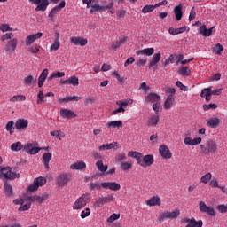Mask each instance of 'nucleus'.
Returning <instances> with one entry per match:
<instances>
[{
    "mask_svg": "<svg viewBox=\"0 0 227 227\" xmlns=\"http://www.w3.org/2000/svg\"><path fill=\"white\" fill-rule=\"evenodd\" d=\"M0 173L1 178H5V180H15V178L20 177V174L13 171V168L10 167L2 168Z\"/></svg>",
    "mask_w": 227,
    "mask_h": 227,
    "instance_id": "nucleus-3",
    "label": "nucleus"
},
{
    "mask_svg": "<svg viewBox=\"0 0 227 227\" xmlns=\"http://www.w3.org/2000/svg\"><path fill=\"white\" fill-rule=\"evenodd\" d=\"M202 155H214L217 153V144L214 140H207L205 145H200Z\"/></svg>",
    "mask_w": 227,
    "mask_h": 227,
    "instance_id": "nucleus-1",
    "label": "nucleus"
},
{
    "mask_svg": "<svg viewBox=\"0 0 227 227\" xmlns=\"http://www.w3.org/2000/svg\"><path fill=\"white\" fill-rule=\"evenodd\" d=\"M34 81H36V80L33 77V75H29L25 78V84L31 86V84H33Z\"/></svg>",
    "mask_w": 227,
    "mask_h": 227,
    "instance_id": "nucleus-61",
    "label": "nucleus"
},
{
    "mask_svg": "<svg viewBox=\"0 0 227 227\" xmlns=\"http://www.w3.org/2000/svg\"><path fill=\"white\" fill-rule=\"evenodd\" d=\"M70 169L81 171L86 169V163L84 161H77L70 165Z\"/></svg>",
    "mask_w": 227,
    "mask_h": 227,
    "instance_id": "nucleus-24",
    "label": "nucleus"
},
{
    "mask_svg": "<svg viewBox=\"0 0 227 227\" xmlns=\"http://www.w3.org/2000/svg\"><path fill=\"white\" fill-rule=\"evenodd\" d=\"M51 159H52V153H45L43 155V160L45 169H49V163L51 162Z\"/></svg>",
    "mask_w": 227,
    "mask_h": 227,
    "instance_id": "nucleus-28",
    "label": "nucleus"
},
{
    "mask_svg": "<svg viewBox=\"0 0 227 227\" xmlns=\"http://www.w3.org/2000/svg\"><path fill=\"white\" fill-rule=\"evenodd\" d=\"M178 215H180V209H176L172 212L165 211L159 215L158 220L160 223H163L164 219H176Z\"/></svg>",
    "mask_w": 227,
    "mask_h": 227,
    "instance_id": "nucleus-4",
    "label": "nucleus"
},
{
    "mask_svg": "<svg viewBox=\"0 0 227 227\" xmlns=\"http://www.w3.org/2000/svg\"><path fill=\"white\" fill-rule=\"evenodd\" d=\"M45 184H47V179H45V177H37L34 180L33 184L28 187V191L30 192H35V191H38V187H43Z\"/></svg>",
    "mask_w": 227,
    "mask_h": 227,
    "instance_id": "nucleus-5",
    "label": "nucleus"
},
{
    "mask_svg": "<svg viewBox=\"0 0 227 227\" xmlns=\"http://www.w3.org/2000/svg\"><path fill=\"white\" fill-rule=\"evenodd\" d=\"M178 74L183 77H189V75H191V70H189L187 66H184L179 68Z\"/></svg>",
    "mask_w": 227,
    "mask_h": 227,
    "instance_id": "nucleus-35",
    "label": "nucleus"
},
{
    "mask_svg": "<svg viewBox=\"0 0 227 227\" xmlns=\"http://www.w3.org/2000/svg\"><path fill=\"white\" fill-rule=\"evenodd\" d=\"M22 148H24V145H22V143L20 142L13 143L11 145V150H12V152H20Z\"/></svg>",
    "mask_w": 227,
    "mask_h": 227,
    "instance_id": "nucleus-41",
    "label": "nucleus"
},
{
    "mask_svg": "<svg viewBox=\"0 0 227 227\" xmlns=\"http://www.w3.org/2000/svg\"><path fill=\"white\" fill-rule=\"evenodd\" d=\"M120 148V145L118 142H113L110 144H103L98 147L99 152H102L104 150H114Z\"/></svg>",
    "mask_w": 227,
    "mask_h": 227,
    "instance_id": "nucleus-18",
    "label": "nucleus"
},
{
    "mask_svg": "<svg viewBox=\"0 0 227 227\" xmlns=\"http://www.w3.org/2000/svg\"><path fill=\"white\" fill-rule=\"evenodd\" d=\"M18 43L19 41L17 40V38H13L10 40L6 45V49H5L6 52H10L11 54H13V52H15V50L17 49Z\"/></svg>",
    "mask_w": 227,
    "mask_h": 227,
    "instance_id": "nucleus-14",
    "label": "nucleus"
},
{
    "mask_svg": "<svg viewBox=\"0 0 227 227\" xmlns=\"http://www.w3.org/2000/svg\"><path fill=\"white\" fill-rule=\"evenodd\" d=\"M60 82L64 85L71 84L72 86H79V78L77 76H72L68 80H61Z\"/></svg>",
    "mask_w": 227,
    "mask_h": 227,
    "instance_id": "nucleus-21",
    "label": "nucleus"
},
{
    "mask_svg": "<svg viewBox=\"0 0 227 227\" xmlns=\"http://www.w3.org/2000/svg\"><path fill=\"white\" fill-rule=\"evenodd\" d=\"M87 185L90 191H100V188L102 187V184L98 182L90 183L88 184Z\"/></svg>",
    "mask_w": 227,
    "mask_h": 227,
    "instance_id": "nucleus-37",
    "label": "nucleus"
},
{
    "mask_svg": "<svg viewBox=\"0 0 227 227\" xmlns=\"http://www.w3.org/2000/svg\"><path fill=\"white\" fill-rule=\"evenodd\" d=\"M82 3L83 4H87L86 8H90V14L98 13V12H100V4H91V3H95V0H82Z\"/></svg>",
    "mask_w": 227,
    "mask_h": 227,
    "instance_id": "nucleus-8",
    "label": "nucleus"
},
{
    "mask_svg": "<svg viewBox=\"0 0 227 227\" xmlns=\"http://www.w3.org/2000/svg\"><path fill=\"white\" fill-rule=\"evenodd\" d=\"M128 155H129V157H133V159H137V164H139V160H141V156L143 154H141V153L130 151V152H129Z\"/></svg>",
    "mask_w": 227,
    "mask_h": 227,
    "instance_id": "nucleus-39",
    "label": "nucleus"
},
{
    "mask_svg": "<svg viewBox=\"0 0 227 227\" xmlns=\"http://www.w3.org/2000/svg\"><path fill=\"white\" fill-rule=\"evenodd\" d=\"M174 13L176 20H182V17L184 15V12H182V5L176 6L174 9Z\"/></svg>",
    "mask_w": 227,
    "mask_h": 227,
    "instance_id": "nucleus-32",
    "label": "nucleus"
},
{
    "mask_svg": "<svg viewBox=\"0 0 227 227\" xmlns=\"http://www.w3.org/2000/svg\"><path fill=\"white\" fill-rule=\"evenodd\" d=\"M4 192H5L6 196H12L13 188L12 187V185L5 184H4Z\"/></svg>",
    "mask_w": 227,
    "mask_h": 227,
    "instance_id": "nucleus-43",
    "label": "nucleus"
},
{
    "mask_svg": "<svg viewBox=\"0 0 227 227\" xmlns=\"http://www.w3.org/2000/svg\"><path fill=\"white\" fill-rule=\"evenodd\" d=\"M102 189H109L110 191H120L121 185L116 182H105L101 183Z\"/></svg>",
    "mask_w": 227,
    "mask_h": 227,
    "instance_id": "nucleus-11",
    "label": "nucleus"
},
{
    "mask_svg": "<svg viewBox=\"0 0 227 227\" xmlns=\"http://www.w3.org/2000/svg\"><path fill=\"white\" fill-rule=\"evenodd\" d=\"M61 47V43L54 41V43L51 45L50 51L52 52L53 51H58Z\"/></svg>",
    "mask_w": 227,
    "mask_h": 227,
    "instance_id": "nucleus-52",
    "label": "nucleus"
},
{
    "mask_svg": "<svg viewBox=\"0 0 227 227\" xmlns=\"http://www.w3.org/2000/svg\"><path fill=\"white\" fill-rule=\"evenodd\" d=\"M27 125H29V121L25 119H19L15 122V129L20 130L22 129H27Z\"/></svg>",
    "mask_w": 227,
    "mask_h": 227,
    "instance_id": "nucleus-20",
    "label": "nucleus"
},
{
    "mask_svg": "<svg viewBox=\"0 0 227 227\" xmlns=\"http://www.w3.org/2000/svg\"><path fill=\"white\" fill-rule=\"evenodd\" d=\"M106 204L104 202V199L102 197H99L96 201L92 202V208H98L101 207H104Z\"/></svg>",
    "mask_w": 227,
    "mask_h": 227,
    "instance_id": "nucleus-38",
    "label": "nucleus"
},
{
    "mask_svg": "<svg viewBox=\"0 0 227 227\" xmlns=\"http://www.w3.org/2000/svg\"><path fill=\"white\" fill-rule=\"evenodd\" d=\"M42 36H43V34L42 32H38L35 35H30L27 37L26 39V45L27 47H29V45H31V43H33L34 42H36V40L42 38Z\"/></svg>",
    "mask_w": 227,
    "mask_h": 227,
    "instance_id": "nucleus-17",
    "label": "nucleus"
},
{
    "mask_svg": "<svg viewBox=\"0 0 227 227\" xmlns=\"http://www.w3.org/2000/svg\"><path fill=\"white\" fill-rule=\"evenodd\" d=\"M217 208L219 212H221V214H225V212H227V205H224V204L219 205Z\"/></svg>",
    "mask_w": 227,
    "mask_h": 227,
    "instance_id": "nucleus-64",
    "label": "nucleus"
},
{
    "mask_svg": "<svg viewBox=\"0 0 227 227\" xmlns=\"http://www.w3.org/2000/svg\"><path fill=\"white\" fill-rule=\"evenodd\" d=\"M51 136H54L56 139H59L61 141L62 137H65L62 134L59 133V130L51 131Z\"/></svg>",
    "mask_w": 227,
    "mask_h": 227,
    "instance_id": "nucleus-59",
    "label": "nucleus"
},
{
    "mask_svg": "<svg viewBox=\"0 0 227 227\" xmlns=\"http://www.w3.org/2000/svg\"><path fill=\"white\" fill-rule=\"evenodd\" d=\"M160 58H162V55L160 53H156L153 55L152 60L149 62V67H155L159 61H160Z\"/></svg>",
    "mask_w": 227,
    "mask_h": 227,
    "instance_id": "nucleus-33",
    "label": "nucleus"
},
{
    "mask_svg": "<svg viewBox=\"0 0 227 227\" xmlns=\"http://www.w3.org/2000/svg\"><path fill=\"white\" fill-rule=\"evenodd\" d=\"M13 33H7L2 36V41L12 40L13 38Z\"/></svg>",
    "mask_w": 227,
    "mask_h": 227,
    "instance_id": "nucleus-62",
    "label": "nucleus"
},
{
    "mask_svg": "<svg viewBox=\"0 0 227 227\" xmlns=\"http://www.w3.org/2000/svg\"><path fill=\"white\" fill-rule=\"evenodd\" d=\"M13 28L10 27V25L8 24H1L0 25V31L3 33H6V31H12Z\"/></svg>",
    "mask_w": 227,
    "mask_h": 227,
    "instance_id": "nucleus-57",
    "label": "nucleus"
},
{
    "mask_svg": "<svg viewBox=\"0 0 227 227\" xmlns=\"http://www.w3.org/2000/svg\"><path fill=\"white\" fill-rule=\"evenodd\" d=\"M65 77V72H52L48 77V81H52V79H59Z\"/></svg>",
    "mask_w": 227,
    "mask_h": 227,
    "instance_id": "nucleus-36",
    "label": "nucleus"
},
{
    "mask_svg": "<svg viewBox=\"0 0 227 227\" xmlns=\"http://www.w3.org/2000/svg\"><path fill=\"white\" fill-rule=\"evenodd\" d=\"M146 102H152L155 104V102H160V96L157 93L151 92L146 96Z\"/></svg>",
    "mask_w": 227,
    "mask_h": 227,
    "instance_id": "nucleus-23",
    "label": "nucleus"
},
{
    "mask_svg": "<svg viewBox=\"0 0 227 227\" xmlns=\"http://www.w3.org/2000/svg\"><path fill=\"white\" fill-rule=\"evenodd\" d=\"M174 104H175V97H173V95L170 94L167 97V99L165 100L164 108L171 109Z\"/></svg>",
    "mask_w": 227,
    "mask_h": 227,
    "instance_id": "nucleus-27",
    "label": "nucleus"
},
{
    "mask_svg": "<svg viewBox=\"0 0 227 227\" xmlns=\"http://www.w3.org/2000/svg\"><path fill=\"white\" fill-rule=\"evenodd\" d=\"M71 43L74 45H81V47H84V45L88 44V39H84L79 36H73L70 39Z\"/></svg>",
    "mask_w": 227,
    "mask_h": 227,
    "instance_id": "nucleus-16",
    "label": "nucleus"
},
{
    "mask_svg": "<svg viewBox=\"0 0 227 227\" xmlns=\"http://www.w3.org/2000/svg\"><path fill=\"white\" fill-rule=\"evenodd\" d=\"M121 169H122V171H129V169H132V163L129 161L121 162Z\"/></svg>",
    "mask_w": 227,
    "mask_h": 227,
    "instance_id": "nucleus-48",
    "label": "nucleus"
},
{
    "mask_svg": "<svg viewBox=\"0 0 227 227\" xmlns=\"http://www.w3.org/2000/svg\"><path fill=\"white\" fill-rule=\"evenodd\" d=\"M49 75V69H44L41 73L39 78H38V87L42 88L43 86V83L45 82V79H47V76Z\"/></svg>",
    "mask_w": 227,
    "mask_h": 227,
    "instance_id": "nucleus-22",
    "label": "nucleus"
},
{
    "mask_svg": "<svg viewBox=\"0 0 227 227\" xmlns=\"http://www.w3.org/2000/svg\"><path fill=\"white\" fill-rule=\"evenodd\" d=\"M28 52L38 54L40 52V46L38 44H33L32 47L28 48Z\"/></svg>",
    "mask_w": 227,
    "mask_h": 227,
    "instance_id": "nucleus-50",
    "label": "nucleus"
},
{
    "mask_svg": "<svg viewBox=\"0 0 227 227\" xmlns=\"http://www.w3.org/2000/svg\"><path fill=\"white\" fill-rule=\"evenodd\" d=\"M176 85L177 86V88H180V90H181L182 91H187V86L182 84V82L177 81V82H176Z\"/></svg>",
    "mask_w": 227,
    "mask_h": 227,
    "instance_id": "nucleus-63",
    "label": "nucleus"
},
{
    "mask_svg": "<svg viewBox=\"0 0 227 227\" xmlns=\"http://www.w3.org/2000/svg\"><path fill=\"white\" fill-rule=\"evenodd\" d=\"M81 98V97L77 96H67L66 98H60L59 99V102H65L66 104H68V102H79Z\"/></svg>",
    "mask_w": 227,
    "mask_h": 227,
    "instance_id": "nucleus-25",
    "label": "nucleus"
},
{
    "mask_svg": "<svg viewBox=\"0 0 227 227\" xmlns=\"http://www.w3.org/2000/svg\"><path fill=\"white\" fill-rule=\"evenodd\" d=\"M215 29V27H212L211 28L207 29L206 25H202L199 28V35L202 36H212V33Z\"/></svg>",
    "mask_w": 227,
    "mask_h": 227,
    "instance_id": "nucleus-15",
    "label": "nucleus"
},
{
    "mask_svg": "<svg viewBox=\"0 0 227 227\" xmlns=\"http://www.w3.org/2000/svg\"><path fill=\"white\" fill-rule=\"evenodd\" d=\"M49 6V0H43L35 8V12H45Z\"/></svg>",
    "mask_w": 227,
    "mask_h": 227,
    "instance_id": "nucleus-31",
    "label": "nucleus"
},
{
    "mask_svg": "<svg viewBox=\"0 0 227 227\" xmlns=\"http://www.w3.org/2000/svg\"><path fill=\"white\" fill-rule=\"evenodd\" d=\"M90 214H91V209L87 207L85 210L82 211L80 217L82 219H86V217H90Z\"/></svg>",
    "mask_w": 227,
    "mask_h": 227,
    "instance_id": "nucleus-53",
    "label": "nucleus"
},
{
    "mask_svg": "<svg viewBox=\"0 0 227 227\" xmlns=\"http://www.w3.org/2000/svg\"><path fill=\"white\" fill-rule=\"evenodd\" d=\"M210 180H212V174L207 173L201 177L200 182L202 184H208V182H210Z\"/></svg>",
    "mask_w": 227,
    "mask_h": 227,
    "instance_id": "nucleus-49",
    "label": "nucleus"
},
{
    "mask_svg": "<svg viewBox=\"0 0 227 227\" xmlns=\"http://www.w3.org/2000/svg\"><path fill=\"white\" fill-rule=\"evenodd\" d=\"M183 224H186L185 227H203V221H196L194 217L192 219L184 218L182 220Z\"/></svg>",
    "mask_w": 227,
    "mask_h": 227,
    "instance_id": "nucleus-9",
    "label": "nucleus"
},
{
    "mask_svg": "<svg viewBox=\"0 0 227 227\" xmlns=\"http://www.w3.org/2000/svg\"><path fill=\"white\" fill-rule=\"evenodd\" d=\"M103 199V201L106 205V203H111V201H114L115 198L113 195H107L106 197H101Z\"/></svg>",
    "mask_w": 227,
    "mask_h": 227,
    "instance_id": "nucleus-60",
    "label": "nucleus"
},
{
    "mask_svg": "<svg viewBox=\"0 0 227 227\" xmlns=\"http://www.w3.org/2000/svg\"><path fill=\"white\" fill-rule=\"evenodd\" d=\"M157 8L155 5L147 4L145 5L142 9V13H150V12H153Z\"/></svg>",
    "mask_w": 227,
    "mask_h": 227,
    "instance_id": "nucleus-44",
    "label": "nucleus"
},
{
    "mask_svg": "<svg viewBox=\"0 0 227 227\" xmlns=\"http://www.w3.org/2000/svg\"><path fill=\"white\" fill-rule=\"evenodd\" d=\"M118 219H120V214L114 213L106 221L107 223H113L114 221H118Z\"/></svg>",
    "mask_w": 227,
    "mask_h": 227,
    "instance_id": "nucleus-56",
    "label": "nucleus"
},
{
    "mask_svg": "<svg viewBox=\"0 0 227 227\" xmlns=\"http://www.w3.org/2000/svg\"><path fill=\"white\" fill-rule=\"evenodd\" d=\"M96 166L98 169V171H101V173H106L107 171V166H105L104 162L102 160H98L96 163Z\"/></svg>",
    "mask_w": 227,
    "mask_h": 227,
    "instance_id": "nucleus-42",
    "label": "nucleus"
},
{
    "mask_svg": "<svg viewBox=\"0 0 227 227\" xmlns=\"http://www.w3.org/2000/svg\"><path fill=\"white\" fill-rule=\"evenodd\" d=\"M220 121L219 118H211L207 121V125L211 127V129H216V127H219Z\"/></svg>",
    "mask_w": 227,
    "mask_h": 227,
    "instance_id": "nucleus-34",
    "label": "nucleus"
},
{
    "mask_svg": "<svg viewBox=\"0 0 227 227\" xmlns=\"http://www.w3.org/2000/svg\"><path fill=\"white\" fill-rule=\"evenodd\" d=\"M108 129H121L123 122L121 121H112L107 122Z\"/></svg>",
    "mask_w": 227,
    "mask_h": 227,
    "instance_id": "nucleus-29",
    "label": "nucleus"
},
{
    "mask_svg": "<svg viewBox=\"0 0 227 227\" xmlns=\"http://www.w3.org/2000/svg\"><path fill=\"white\" fill-rule=\"evenodd\" d=\"M155 52V49L153 48H145L143 50H138L136 54L137 56L145 55V56H152Z\"/></svg>",
    "mask_w": 227,
    "mask_h": 227,
    "instance_id": "nucleus-26",
    "label": "nucleus"
},
{
    "mask_svg": "<svg viewBox=\"0 0 227 227\" xmlns=\"http://www.w3.org/2000/svg\"><path fill=\"white\" fill-rule=\"evenodd\" d=\"M155 162V160L153 159V155H145V156H141L140 160H138V165L142 166V168H148L152 166Z\"/></svg>",
    "mask_w": 227,
    "mask_h": 227,
    "instance_id": "nucleus-6",
    "label": "nucleus"
},
{
    "mask_svg": "<svg viewBox=\"0 0 227 227\" xmlns=\"http://www.w3.org/2000/svg\"><path fill=\"white\" fill-rule=\"evenodd\" d=\"M203 109L204 111H208L210 109H217V105L215 103H211V104H204L203 105Z\"/></svg>",
    "mask_w": 227,
    "mask_h": 227,
    "instance_id": "nucleus-55",
    "label": "nucleus"
},
{
    "mask_svg": "<svg viewBox=\"0 0 227 227\" xmlns=\"http://www.w3.org/2000/svg\"><path fill=\"white\" fill-rule=\"evenodd\" d=\"M160 198L159 197H152L150 200H147V205L149 207H155V206H160Z\"/></svg>",
    "mask_w": 227,
    "mask_h": 227,
    "instance_id": "nucleus-30",
    "label": "nucleus"
},
{
    "mask_svg": "<svg viewBox=\"0 0 227 227\" xmlns=\"http://www.w3.org/2000/svg\"><path fill=\"white\" fill-rule=\"evenodd\" d=\"M47 198H49V196H47V195L33 196L30 198V200L32 201H37V203H43V201H45V200H47Z\"/></svg>",
    "mask_w": 227,
    "mask_h": 227,
    "instance_id": "nucleus-40",
    "label": "nucleus"
},
{
    "mask_svg": "<svg viewBox=\"0 0 227 227\" xmlns=\"http://www.w3.org/2000/svg\"><path fill=\"white\" fill-rule=\"evenodd\" d=\"M208 95H212V88L211 87L203 89L200 93V97H202V98L208 97Z\"/></svg>",
    "mask_w": 227,
    "mask_h": 227,
    "instance_id": "nucleus-51",
    "label": "nucleus"
},
{
    "mask_svg": "<svg viewBox=\"0 0 227 227\" xmlns=\"http://www.w3.org/2000/svg\"><path fill=\"white\" fill-rule=\"evenodd\" d=\"M184 143L189 146H196L201 143V137L192 139L190 137H186L184 140Z\"/></svg>",
    "mask_w": 227,
    "mask_h": 227,
    "instance_id": "nucleus-19",
    "label": "nucleus"
},
{
    "mask_svg": "<svg viewBox=\"0 0 227 227\" xmlns=\"http://www.w3.org/2000/svg\"><path fill=\"white\" fill-rule=\"evenodd\" d=\"M200 210V212H203L204 214H207V215H211V217H215V210L214 208L207 206L205 202L200 201L199 203Z\"/></svg>",
    "mask_w": 227,
    "mask_h": 227,
    "instance_id": "nucleus-10",
    "label": "nucleus"
},
{
    "mask_svg": "<svg viewBox=\"0 0 227 227\" xmlns=\"http://www.w3.org/2000/svg\"><path fill=\"white\" fill-rule=\"evenodd\" d=\"M159 123V115H153L148 121V125L155 126Z\"/></svg>",
    "mask_w": 227,
    "mask_h": 227,
    "instance_id": "nucleus-46",
    "label": "nucleus"
},
{
    "mask_svg": "<svg viewBox=\"0 0 227 227\" xmlns=\"http://www.w3.org/2000/svg\"><path fill=\"white\" fill-rule=\"evenodd\" d=\"M117 106H121V107H127V106H129V104H132V102H130V99H125V100H119L116 102Z\"/></svg>",
    "mask_w": 227,
    "mask_h": 227,
    "instance_id": "nucleus-54",
    "label": "nucleus"
},
{
    "mask_svg": "<svg viewBox=\"0 0 227 227\" xmlns=\"http://www.w3.org/2000/svg\"><path fill=\"white\" fill-rule=\"evenodd\" d=\"M31 208V203L28 202L27 204H22L20 207L19 210L20 212H26V210H29Z\"/></svg>",
    "mask_w": 227,
    "mask_h": 227,
    "instance_id": "nucleus-58",
    "label": "nucleus"
},
{
    "mask_svg": "<svg viewBox=\"0 0 227 227\" xmlns=\"http://www.w3.org/2000/svg\"><path fill=\"white\" fill-rule=\"evenodd\" d=\"M70 180H72V175L60 174L57 177V185H59V187H65V185H67Z\"/></svg>",
    "mask_w": 227,
    "mask_h": 227,
    "instance_id": "nucleus-7",
    "label": "nucleus"
},
{
    "mask_svg": "<svg viewBox=\"0 0 227 227\" xmlns=\"http://www.w3.org/2000/svg\"><path fill=\"white\" fill-rule=\"evenodd\" d=\"M90 200H91V193L82 194L75 200L73 205V210H81V208H84V207L88 205Z\"/></svg>",
    "mask_w": 227,
    "mask_h": 227,
    "instance_id": "nucleus-2",
    "label": "nucleus"
},
{
    "mask_svg": "<svg viewBox=\"0 0 227 227\" xmlns=\"http://www.w3.org/2000/svg\"><path fill=\"white\" fill-rule=\"evenodd\" d=\"M61 118H67V120H72V118H77V115L74 111L67 108H62L59 111Z\"/></svg>",
    "mask_w": 227,
    "mask_h": 227,
    "instance_id": "nucleus-12",
    "label": "nucleus"
},
{
    "mask_svg": "<svg viewBox=\"0 0 227 227\" xmlns=\"http://www.w3.org/2000/svg\"><path fill=\"white\" fill-rule=\"evenodd\" d=\"M224 48L221 43H217L215 47H213V52L214 54H217V56H221V52H223V50Z\"/></svg>",
    "mask_w": 227,
    "mask_h": 227,
    "instance_id": "nucleus-45",
    "label": "nucleus"
},
{
    "mask_svg": "<svg viewBox=\"0 0 227 227\" xmlns=\"http://www.w3.org/2000/svg\"><path fill=\"white\" fill-rule=\"evenodd\" d=\"M159 152L162 159L168 160V159H171V157L173 156L169 148L165 145L160 146Z\"/></svg>",
    "mask_w": 227,
    "mask_h": 227,
    "instance_id": "nucleus-13",
    "label": "nucleus"
},
{
    "mask_svg": "<svg viewBox=\"0 0 227 227\" xmlns=\"http://www.w3.org/2000/svg\"><path fill=\"white\" fill-rule=\"evenodd\" d=\"M24 100H26V96L24 95L13 96L10 99L11 102H24Z\"/></svg>",
    "mask_w": 227,
    "mask_h": 227,
    "instance_id": "nucleus-47",
    "label": "nucleus"
}]
</instances>
